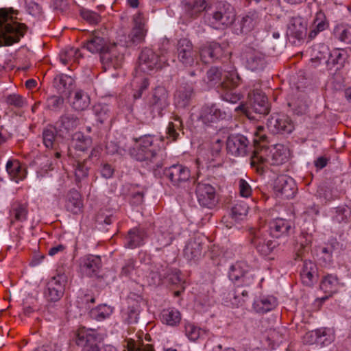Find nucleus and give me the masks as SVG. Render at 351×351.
Masks as SVG:
<instances>
[{
	"mask_svg": "<svg viewBox=\"0 0 351 351\" xmlns=\"http://www.w3.org/2000/svg\"><path fill=\"white\" fill-rule=\"evenodd\" d=\"M252 276L250 274V267L245 262H237L230 267L229 271V278L232 281H238L243 279L245 282L247 278Z\"/></svg>",
	"mask_w": 351,
	"mask_h": 351,
	"instance_id": "f704fd0d",
	"label": "nucleus"
},
{
	"mask_svg": "<svg viewBox=\"0 0 351 351\" xmlns=\"http://www.w3.org/2000/svg\"><path fill=\"white\" fill-rule=\"evenodd\" d=\"M178 61L185 67L198 64V52L194 49L192 43L187 38H181L177 44Z\"/></svg>",
	"mask_w": 351,
	"mask_h": 351,
	"instance_id": "1a4fd4ad",
	"label": "nucleus"
},
{
	"mask_svg": "<svg viewBox=\"0 0 351 351\" xmlns=\"http://www.w3.org/2000/svg\"><path fill=\"white\" fill-rule=\"evenodd\" d=\"M195 193L199 204L203 207L212 209L218 203L215 189L208 183H198Z\"/></svg>",
	"mask_w": 351,
	"mask_h": 351,
	"instance_id": "ddd939ff",
	"label": "nucleus"
},
{
	"mask_svg": "<svg viewBox=\"0 0 351 351\" xmlns=\"http://www.w3.org/2000/svg\"><path fill=\"white\" fill-rule=\"evenodd\" d=\"M185 332L190 340L195 341L206 335V330L199 328L194 324H187L185 326Z\"/></svg>",
	"mask_w": 351,
	"mask_h": 351,
	"instance_id": "864d4df0",
	"label": "nucleus"
},
{
	"mask_svg": "<svg viewBox=\"0 0 351 351\" xmlns=\"http://www.w3.org/2000/svg\"><path fill=\"white\" fill-rule=\"evenodd\" d=\"M267 128L274 134H290L294 129V125L287 115L276 114L269 119Z\"/></svg>",
	"mask_w": 351,
	"mask_h": 351,
	"instance_id": "2eb2a0df",
	"label": "nucleus"
},
{
	"mask_svg": "<svg viewBox=\"0 0 351 351\" xmlns=\"http://www.w3.org/2000/svg\"><path fill=\"white\" fill-rule=\"evenodd\" d=\"M223 47L217 43H211L203 45L199 50V56L204 63H210L221 58L224 55Z\"/></svg>",
	"mask_w": 351,
	"mask_h": 351,
	"instance_id": "b1692460",
	"label": "nucleus"
},
{
	"mask_svg": "<svg viewBox=\"0 0 351 351\" xmlns=\"http://www.w3.org/2000/svg\"><path fill=\"white\" fill-rule=\"evenodd\" d=\"M332 221L337 224L346 223L351 216V209L348 206H341L330 210Z\"/></svg>",
	"mask_w": 351,
	"mask_h": 351,
	"instance_id": "79ce46f5",
	"label": "nucleus"
},
{
	"mask_svg": "<svg viewBox=\"0 0 351 351\" xmlns=\"http://www.w3.org/2000/svg\"><path fill=\"white\" fill-rule=\"evenodd\" d=\"M278 304L277 300L271 295H264L256 299L254 304V309L258 313H265L274 310Z\"/></svg>",
	"mask_w": 351,
	"mask_h": 351,
	"instance_id": "e433bc0d",
	"label": "nucleus"
},
{
	"mask_svg": "<svg viewBox=\"0 0 351 351\" xmlns=\"http://www.w3.org/2000/svg\"><path fill=\"white\" fill-rule=\"evenodd\" d=\"M75 341L81 351H97L99 347V335L91 328H80L76 332Z\"/></svg>",
	"mask_w": 351,
	"mask_h": 351,
	"instance_id": "9d476101",
	"label": "nucleus"
},
{
	"mask_svg": "<svg viewBox=\"0 0 351 351\" xmlns=\"http://www.w3.org/2000/svg\"><path fill=\"white\" fill-rule=\"evenodd\" d=\"M81 57L79 49L66 47L60 53V60L64 65L72 64L78 61Z\"/></svg>",
	"mask_w": 351,
	"mask_h": 351,
	"instance_id": "c03bdc74",
	"label": "nucleus"
},
{
	"mask_svg": "<svg viewBox=\"0 0 351 351\" xmlns=\"http://www.w3.org/2000/svg\"><path fill=\"white\" fill-rule=\"evenodd\" d=\"M204 244L201 238L194 237L190 239L184 249V256L188 261H196L203 256Z\"/></svg>",
	"mask_w": 351,
	"mask_h": 351,
	"instance_id": "a878e982",
	"label": "nucleus"
},
{
	"mask_svg": "<svg viewBox=\"0 0 351 351\" xmlns=\"http://www.w3.org/2000/svg\"><path fill=\"white\" fill-rule=\"evenodd\" d=\"M292 228V222L282 218H277L269 221L268 231L269 236L274 238L287 235Z\"/></svg>",
	"mask_w": 351,
	"mask_h": 351,
	"instance_id": "cd10ccee",
	"label": "nucleus"
},
{
	"mask_svg": "<svg viewBox=\"0 0 351 351\" xmlns=\"http://www.w3.org/2000/svg\"><path fill=\"white\" fill-rule=\"evenodd\" d=\"M345 60V53L339 49L333 50L329 57L328 62L333 64L342 66Z\"/></svg>",
	"mask_w": 351,
	"mask_h": 351,
	"instance_id": "e2e57ef3",
	"label": "nucleus"
},
{
	"mask_svg": "<svg viewBox=\"0 0 351 351\" xmlns=\"http://www.w3.org/2000/svg\"><path fill=\"white\" fill-rule=\"evenodd\" d=\"M226 148L232 156H244L250 151V142L243 135H230L226 141Z\"/></svg>",
	"mask_w": 351,
	"mask_h": 351,
	"instance_id": "f3484780",
	"label": "nucleus"
},
{
	"mask_svg": "<svg viewBox=\"0 0 351 351\" xmlns=\"http://www.w3.org/2000/svg\"><path fill=\"white\" fill-rule=\"evenodd\" d=\"M67 276L61 271H58L56 276L51 277L47 283L44 292L45 298L49 302H57L63 296Z\"/></svg>",
	"mask_w": 351,
	"mask_h": 351,
	"instance_id": "6e6552de",
	"label": "nucleus"
},
{
	"mask_svg": "<svg viewBox=\"0 0 351 351\" xmlns=\"http://www.w3.org/2000/svg\"><path fill=\"white\" fill-rule=\"evenodd\" d=\"M227 90L226 92L221 95V97L224 101L232 104H236L241 99V95L240 94L233 93L231 91L232 88H224Z\"/></svg>",
	"mask_w": 351,
	"mask_h": 351,
	"instance_id": "338daca9",
	"label": "nucleus"
},
{
	"mask_svg": "<svg viewBox=\"0 0 351 351\" xmlns=\"http://www.w3.org/2000/svg\"><path fill=\"white\" fill-rule=\"evenodd\" d=\"M239 189L241 196L248 197L252 194V189L250 184L243 179L239 181Z\"/></svg>",
	"mask_w": 351,
	"mask_h": 351,
	"instance_id": "774afa93",
	"label": "nucleus"
},
{
	"mask_svg": "<svg viewBox=\"0 0 351 351\" xmlns=\"http://www.w3.org/2000/svg\"><path fill=\"white\" fill-rule=\"evenodd\" d=\"M249 97L250 102V108L241 104L235 108V110L241 111L249 119H254L253 117L250 116L251 111L263 115L267 114L269 112L267 98L261 90L258 89L254 90L252 93L249 94Z\"/></svg>",
	"mask_w": 351,
	"mask_h": 351,
	"instance_id": "39448f33",
	"label": "nucleus"
},
{
	"mask_svg": "<svg viewBox=\"0 0 351 351\" xmlns=\"http://www.w3.org/2000/svg\"><path fill=\"white\" fill-rule=\"evenodd\" d=\"M110 44L98 33H93L84 44V47L90 52L100 53V56L104 53Z\"/></svg>",
	"mask_w": 351,
	"mask_h": 351,
	"instance_id": "473e14b6",
	"label": "nucleus"
},
{
	"mask_svg": "<svg viewBox=\"0 0 351 351\" xmlns=\"http://www.w3.org/2000/svg\"><path fill=\"white\" fill-rule=\"evenodd\" d=\"M248 212V206L245 203H237L231 209V216L235 220L242 219Z\"/></svg>",
	"mask_w": 351,
	"mask_h": 351,
	"instance_id": "4d7b16f0",
	"label": "nucleus"
},
{
	"mask_svg": "<svg viewBox=\"0 0 351 351\" xmlns=\"http://www.w3.org/2000/svg\"><path fill=\"white\" fill-rule=\"evenodd\" d=\"M307 23L301 16H293L290 19L287 27V33L298 40L302 39L306 34Z\"/></svg>",
	"mask_w": 351,
	"mask_h": 351,
	"instance_id": "c85d7f7f",
	"label": "nucleus"
},
{
	"mask_svg": "<svg viewBox=\"0 0 351 351\" xmlns=\"http://www.w3.org/2000/svg\"><path fill=\"white\" fill-rule=\"evenodd\" d=\"M164 175L174 186H180L188 181L191 177L189 168L180 164H176L165 169Z\"/></svg>",
	"mask_w": 351,
	"mask_h": 351,
	"instance_id": "aec40b11",
	"label": "nucleus"
},
{
	"mask_svg": "<svg viewBox=\"0 0 351 351\" xmlns=\"http://www.w3.org/2000/svg\"><path fill=\"white\" fill-rule=\"evenodd\" d=\"M63 137L60 136L59 130L56 125H49L43 131V141L47 148H56L58 139Z\"/></svg>",
	"mask_w": 351,
	"mask_h": 351,
	"instance_id": "4c0bfd02",
	"label": "nucleus"
},
{
	"mask_svg": "<svg viewBox=\"0 0 351 351\" xmlns=\"http://www.w3.org/2000/svg\"><path fill=\"white\" fill-rule=\"evenodd\" d=\"M274 191L277 196L291 199L295 196L297 186L293 178L287 176H280L275 181Z\"/></svg>",
	"mask_w": 351,
	"mask_h": 351,
	"instance_id": "a211bd4d",
	"label": "nucleus"
},
{
	"mask_svg": "<svg viewBox=\"0 0 351 351\" xmlns=\"http://www.w3.org/2000/svg\"><path fill=\"white\" fill-rule=\"evenodd\" d=\"M145 277L148 284L152 285H160L162 282L163 279L172 285H177L182 280L178 271L162 266L160 269H157L156 271H150L149 275H145Z\"/></svg>",
	"mask_w": 351,
	"mask_h": 351,
	"instance_id": "9b49d317",
	"label": "nucleus"
},
{
	"mask_svg": "<svg viewBox=\"0 0 351 351\" xmlns=\"http://www.w3.org/2000/svg\"><path fill=\"white\" fill-rule=\"evenodd\" d=\"M113 312V308L107 304H100L95 308H93L90 312V316L97 320L102 321L108 318Z\"/></svg>",
	"mask_w": 351,
	"mask_h": 351,
	"instance_id": "3c124183",
	"label": "nucleus"
},
{
	"mask_svg": "<svg viewBox=\"0 0 351 351\" xmlns=\"http://www.w3.org/2000/svg\"><path fill=\"white\" fill-rule=\"evenodd\" d=\"M247 297L248 291L247 290L238 288L235 291L234 296V302H232V303L235 304L237 306H242L243 303L245 302V298H247Z\"/></svg>",
	"mask_w": 351,
	"mask_h": 351,
	"instance_id": "69168bd1",
	"label": "nucleus"
},
{
	"mask_svg": "<svg viewBox=\"0 0 351 351\" xmlns=\"http://www.w3.org/2000/svg\"><path fill=\"white\" fill-rule=\"evenodd\" d=\"M12 12L6 8L0 9V47L18 43L27 31V26L16 21Z\"/></svg>",
	"mask_w": 351,
	"mask_h": 351,
	"instance_id": "7ed1b4c3",
	"label": "nucleus"
},
{
	"mask_svg": "<svg viewBox=\"0 0 351 351\" xmlns=\"http://www.w3.org/2000/svg\"><path fill=\"white\" fill-rule=\"evenodd\" d=\"M133 21L134 27L129 34V38L133 43H141L144 41L147 33L142 14L140 13L135 14Z\"/></svg>",
	"mask_w": 351,
	"mask_h": 351,
	"instance_id": "7c9ffc66",
	"label": "nucleus"
},
{
	"mask_svg": "<svg viewBox=\"0 0 351 351\" xmlns=\"http://www.w3.org/2000/svg\"><path fill=\"white\" fill-rule=\"evenodd\" d=\"M315 334L317 338L321 341L322 337H326L322 342H326V343H330L334 339V334L331 329L327 328H322L315 330Z\"/></svg>",
	"mask_w": 351,
	"mask_h": 351,
	"instance_id": "052dcab7",
	"label": "nucleus"
},
{
	"mask_svg": "<svg viewBox=\"0 0 351 351\" xmlns=\"http://www.w3.org/2000/svg\"><path fill=\"white\" fill-rule=\"evenodd\" d=\"M93 110L97 121L101 123H103L110 117V109L106 104H97L93 106Z\"/></svg>",
	"mask_w": 351,
	"mask_h": 351,
	"instance_id": "603ef678",
	"label": "nucleus"
},
{
	"mask_svg": "<svg viewBox=\"0 0 351 351\" xmlns=\"http://www.w3.org/2000/svg\"><path fill=\"white\" fill-rule=\"evenodd\" d=\"M193 95L191 86H181L175 95V104L178 108H184L190 104Z\"/></svg>",
	"mask_w": 351,
	"mask_h": 351,
	"instance_id": "ea45409f",
	"label": "nucleus"
},
{
	"mask_svg": "<svg viewBox=\"0 0 351 351\" xmlns=\"http://www.w3.org/2000/svg\"><path fill=\"white\" fill-rule=\"evenodd\" d=\"M290 158V152L282 144H276L269 149L264 145L256 147L251 157V166L257 173L263 174L266 164L279 166L286 163Z\"/></svg>",
	"mask_w": 351,
	"mask_h": 351,
	"instance_id": "f257e3e1",
	"label": "nucleus"
},
{
	"mask_svg": "<svg viewBox=\"0 0 351 351\" xmlns=\"http://www.w3.org/2000/svg\"><path fill=\"white\" fill-rule=\"evenodd\" d=\"M207 83L210 86L219 85L222 88H234L241 82L237 71L228 72L222 79L221 71L217 67H211L206 73Z\"/></svg>",
	"mask_w": 351,
	"mask_h": 351,
	"instance_id": "423d86ee",
	"label": "nucleus"
},
{
	"mask_svg": "<svg viewBox=\"0 0 351 351\" xmlns=\"http://www.w3.org/2000/svg\"><path fill=\"white\" fill-rule=\"evenodd\" d=\"M127 351H154L152 345H143L141 341H136L132 339L126 341V345L124 346Z\"/></svg>",
	"mask_w": 351,
	"mask_h": 351,
	"instance_id": "5fc2aeb1",
	"label": "nucleus"
},
{
	"mask_svg": "<svg viewBox=\"0 0 351 351\" xmlns=\"http://www.w3.org/2000/svg\"><path fill=\"white\" fill-rule=\"evenodd\" d=\"M173 120L169 123L167 129V138L171 141H177L183 128L182 121L179 117H175Z\"/></svg>",
	"mask_w": 351,
	"mask_h": 351,
	"instance_id": "a18cd8bd",
	"label": "nucleus"
},
{
	"mask_svg": "<svg viewBox=\"0 0 351 351\" xmlns=\"http://www.w3.org/2000/svg\"><path fill=\"white\" fill-rule=\"evenodd\" d=\"M210 16V25L218 29H223L230 26L236 19L234 8L230 3L224 1L214 3Z\"/></svg>",
	"mask_w": 351,
	"mask_h": 351,
	"instance_id": "20e7f679",
	"label": "nucleus"
},
{
	"mask_svg": "<svg viewBox=\"0 0 351 351\" xmlns=\"http://www.w3.org/2000/svg\"><path fill=\"white\" fill-rule=\"evenodd\" d=\"M182 3L185 14L191 19H196L203 11L209 10L206 0H183Z\"/></svg>",
	"mask_w": 351,
	"mask_h": 351,
	"instance_id": "c756f323",
	"label": "nucleus"
},
{
	"mask_svg": "<svg viewBox=\"0 0 351 351\" xmlns=\"http://www.w3.org/2000/svg\"><path fill=\"white\" fill-rule=\"evenodd\" d=\"M81 123V119L75 115L65 114L56 122V125L59 130L60 136H64L75 130Z\"/></svg>",
	"mask_w": 351,
	"mask_h": 351,
	"instance_id": "393cba45",
	"label": "nucleus"
},
{
	"mask_svg": "<svg viewBox=\"0 0 351 351\" xmlns=\"http://www.w3.org/2000/svg\"><path fill=\"white\" fill-rule=\"evenodd\" d=\"M88 167L86 166L85 162H77L75 169V180L78 183L88 176Z\"/></svg>",
	"mask_w": 351,
	"mask_h": 351,
	"instance_id": "13d9d810",
	"label": "nucleus"
},
{
	"mask_svg": "<svg viewBox=\"0 0 351 351\" xmlns=\"http://www.w3.org/2000/svg\"><path fill=\"white\" fill-rule=\"evenodd\" d=\"M90 99L89 95L82 91L77 90L75 93L72 106L76 110H84L90 105Z\"/></svg>",
	"mask_w": 351,
	"mask_h": 351,
	"instance_id": "de8ad7c7",
	"label": "nucleus"
},
{
	"mask_svg": "<svg viewBox=\"0 0 351 351\" xmlns=\"http://www.w3.org/2000/svg\"><path fill=\"white\" fill-rule=\"evenodd\" d=\"M316 276L317 267L315 264L311 261H305L300 271L302 283L308 287L313 286L316 281Z\"/></svg>",
	"mask_w": 351,
	"mask_h": 351,
	"instance_id": "c9c22d12",
	"label": "nucleus"
},
{
	"mask_svg": "<svg viewBox=\"0 0 351 351\" xmlns=\"http://www.w3.org/2000/svg\"><path fill=\"white\" fill-rule=\"evenodd\" d=\"M259 21L256 12H250L244 16L239 22L240 32L247 34L252 31Z\"/></svg>",
	"mask_w": 351,
	"mask_h": 351,
	"instance_id": "a19ab883",
	"label": "nucleus"
},
{
	"mask_svg": "<svg viewBox=\"0 0 351 351\" xmlns=\"http://www.w3.org/2000/svg\"><path fill=\"white\" fill-rule=\"evenodd\" d=\"M226 117V112L221 111L216 104H210L203 106L199 114V120L204 124L208 125Z\"/></svg>",
	"mask_w": 351,
	"mask_h": 351,
	"instance_id": "5701e85b",
	"label": "nucleus"
},
{
	"mask_svg": "<svg viewBox=\"0 0 351 351\" xmlns=\"http://www.w3.org/2000/svg\"><path fill=\"white\" fill-rule=\"evenodd\" d=\"M12 213L14 215L15 220L19 221H25L27 215V206L20 204L14 205L12 208Z\"/></svg>",
	"mask_w": 351,
	"mask_h": 351,
	"instance_id": "bf43d9fd",
	"label": "nucleus"
},
{
	"mask_svg": "<svg viewBox=\"0 0 351 351\" xmlns=\"http://www.w3.org/2000/svg\"><path fill=\"white\" fill-rule=\"evenodd\" d=\"M73 82L74 80L71 77L64 74L57 75L54 78L53 82L54 86L61 94L66 93V91H69Z\"/></svg>",
	"mask_w": 351,
	"mask_h": 351,
	"instance_id": "49530a36",
	"label": "nucleus"
},
{
	"mask_svg": "<svg viewBox=\"0 0 351 351\" xmlns=\"http://www.w3.org/2000/svg\"><path fill=\"white\" fill-rule=\"evenodd\" d=\"M65 208L73 214L80 213L83 208V202L80 193L75 189L69 191L66 197Z\"/></svg>",
	"mask_w": 351,
	"mask_h": 351,
	"instance_id": "72a5a7b5",
	"label": "nucleus"
},
{
	"mask_svg": "<svg viewBox=\"0 0 351 351\" xmlns=\"http://www.w3.org/2000/svg\"><path fill=\"white\" fill-rule=\"evenodd\" d=\"M329 27V22L322 11L316 13L309 27L308 38L314 39L319 33Z\"/></svg>",
	"mask_w": 351,
	"mask_h": 351,
	"instance_id": "2f4dec72",
	"label": "nucleus"
},
{
	"mask_svg": "<svg viewBox=\"0 0 351 351\" xmlns=\"http://www.w3.org/2000/svg\"><path fill=\"white\" fill-rule=\"evenodd\" d=\"M5 101L8 105L13 106L15 108H22L24 106L25 101L19 95L12 94L6 97Z\"/></svg>",
	"mask_w": 351,
	"mask_h": 351,
	"instance_id": "0e129e2a",
	"label": "nucleus"
},
{
	"mask_svg": "<svg viewBox=\"0 0 351 351\" xmlns=\"http://www.w3.org/2000/svg\"><path fill=\"white\" fill-rule=\"evenodd\" d=\"M161 319L163 323L173 326L180 323L181 316L178 310L175 308H167L162 311Z\"/></svg>",
	"mask_w": 351,
	"mask_h": 351,
	"instance_id": "09e8293b",
	"label": "nucleus"
},
{
	"mask_svg": "<svg viewBox=\"0 0 351 351\" xmlns=\"http://www.w3.org/2000/svg\"><path fill=\"white\" fill-rule=\"evenodd\" d=\"M5 167L12 180L16 182L23 180L26 177L27 171L25 168L17 160H8Z\"/></svg>",
	"mask_w": 351,
	"mask_h": 351,
	"instance_id": "58836bf2",
	"label": "nucleus"
},
{
	"mask_svg": "<svg viewBox=\"0 0 351 351\" xmlns=\"http://www.w3.org/2000/svg\"><path fill=\"white\" fill-rule=\"evenodd\" d=\"M127 303V308L122 310V318L128 324H136L138 322L141 304H143V302L129 298Z\"/></svg>",
	"mask_w": 351,
	"mask_h": 351,
	"instance_id": "bb28decb",
	"label": "nucleus"
},
{
	"mask_svg": "<svg viewBox=\"0 0 351 351\" xmlns=\"http://www.w3.org/2000/svg\"><path fill=\"white\" fill-rule=\"evenodd\" d=\"M73 141L75 143V147L81 151L86 150L91 144V139L88 137H85L82 133L75 134Z\"/></svg>",
	"mask_w": 351,
	"mask_h": 351,
	"instance_id": "6e6d98bb",
	"label": "nucleus"
},
{
	"mask_svg": "<svg viewBox=\"0 0 351 351\" xmlns=\"http://www.w3.org/2000/svg\"><path fill=\"white\" fill-rule=\"evenodd\" d=\"M157 242L159 247L169 245L176 235L180 234L176 230L173 222L169 219H162L158 221Z\"/></svg>",
	"mask_w": 351,
	"mask_h": 351,
	"instance_id": "4468645a",
	"label": "nucleus"
},
{
	"mask_svg": "<svg viewBox=\"0 0 351 351\" xmlns=\"http://www.w3.org/2000/svg\"><path fill=\"white\" fill-rule=\"evenodd\" d=\"M130 156L138 161L146 162L154 171L162 168L164 156L154 144V137L145 135L135 138V144L130 150Z\"/></svg>",
	"mask_w": 351,
	"mask_h": 351,
	"instance_id": "f03ea898",
	"label": "nucleus"
},
{
	"mask_svg": "<svg viewBox=\"0 0 351 351\" xmlns=\"http://www.w3.org/2000/svg\"><path fill=\"white\" fill-rule=\"evenodd\" d=\"M167 60L166 55L157 54L152 49L145 48L139 56L138 69L143 73H149L167 65Z\"/></svg>",
	"mask_w": 351,
	"mask_h": 351,
	"instance_id": "0eeeda50",
	"label": "nucleus"
},
{
	"mask_svg": "<svg viewBox=\"0 0 351 351\" xmlns=\"http://www.w3.org/2000/svg\"><path fill=\"white\" fill-rule=\"evenodd\" d=\"M146 233L144 230L134 228L128 232L127 246L130 248H136L143 244Z\"/></svg>",
	"mask_w": 351,
	"mask_h": 351,
	"instance_id": "37998d69",
	"label": "nucleus"
},
{
	"mask_svg": "<svg viewBox=\"0 0 351 351\" xmlns=\"http://www.w3.org/2000/svg\"><path fill=\"white\" fill-rule=\"evenodd\" d=\"M250 242L257 252L263 256L269 255L278 245L276 241L270 239L267 234L261 229L251 233Z\"/></svg>",
	"mask_w": 351,
	"mask_h": 351,
	"instance_id": "f8f14e48",
	"label": "nucleus"
},
{
	"mask_svg": "<svg viewBox=\"0 0 351 351\" xmlns=\"http://www.w3.org/2000/svg\"><path fill=\"white\" fill-rule=\"evenodd\" d=\"M64 99L60 96L53 95L47 100V107L52 110H60L63 106Z\"/></svg>",
	"mask_w": 351,
	"mask_h": 351,
	"instance_id": "680f3d73",
	"label": "nucleus"
},
{
	"mask_svg": "<svg viewBox=\"0 0 351 351\" xmlns=\"http://www.w3.org/2000/svg\"><path fill=\"white\" fill-rule=\"evenodd\" d=\"M169 95L167 90L162 86L156 87L149 99L148 106L153 112H156L159 116L162 115V111L169 105Z\"/></svg>",
	"mask_w": 351,
	"mask_h": 351,
	"instance_id": "dca6fc26",
	"label": "nucleus"
},
{
	"mask_svg": "<svg viewBox=\"0 0 351 351\" xmlns=\"http://www.w3.org/2000/svg\"><path fill=\"white\" fill-rule=\"evenodd\" d=\"M242 58L245 61L246 67L252 71L263 69L265 64L264 55L250 47L245 49Z\"/></svg>",
	"mask_w": 351,
	"mask_h": 351,
	"instance_id": "4be33fe9",
	"label": "nucleus"
},
{
	"mask_svg": "<svg viewBox=\"0 0 351 351\" xmlns=\"http://www.w3.org/2000/svg\"><path fill=\"white\" fill-rule=\"evenodd\" d=\"M101 267L100 256L95 255H86L80 260V269L82 274L92 277L97 276Z\"/></svg>",
	"mask_w": 351,
	"mask_h": 351,
	"instance_id": "412c9836",
	"label": "nucleus"
},
{
	"mask_svg": "<svg viewBox=\"0 0 351 351\" xmlns=\"http://www.w3.org/2000/svg\"><path fill=\"white\" fill-rule=\"evenodd\" d=\"M339 280L336 276L330 274L326 276L321 282L320 287L326 293H333L337 291Z\"/></svg>",
	"mask_w": 351,
	"mask_h": 351,
	"instance_id": "8fccbe9b",
	"label": "nucleus"
},
{
	"mask_svg": "<svg viewBox=\"0 0 351 351\" xmlns=\"http://www.w3.org/2000/svg\"><path fill=\"white\" fill-rule=\"evenodd\" d=\"M123 61V55L119 51L115 43L110 44L101 56V62L105 70L110 67L118 69L121 66Z\"/></svg>",
	"mask_w": 351,
	"mask_h": 351,
	"instance_id": "6ab92c4d",
	"label": "nucleus"
}]
</instances>
